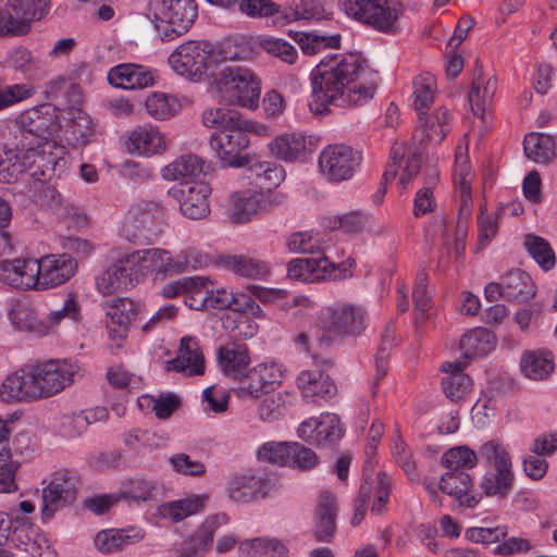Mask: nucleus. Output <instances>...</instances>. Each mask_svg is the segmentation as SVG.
<instances>
[{"mask_svg": "<svg viewBox=\"0 0 557 557\" xmlns=\"http://www.w3.org/2000/svg\"><path fill=\"white\" fill-rule=\"evenodd\" d=\"M379 82V72L361 54L327 55L310 73L309 108L323 114L331 106H363L374 97Z\"/></svg>", "mask_w": 557, "mask_h": 557, "instance_id": "obj_1", "label": "nucleus"}, {"mask_svg": "<svg viewBox=\"0 0 557 557\" xmlns=\"http://www.w3.org/2000/svg\"><path fill=\"white\" fill-rule=\"evenodd\" d=\"M210 88L228 104L256 110L260 103L262 83L252 69L227 65L213 75Z\"/></svg>", "mask_w": 557, "mask_h": 557, "instance_id": "obj_2", "label": "nucleus"}, {"mask_svg": "<svg viewBox=\"0 0 557 557\" xmlns=\"http://www.w3.org/2000/svg\"><path fill=\"white\" fill-rule=\"evenodd\" d=\"M148 12L163 41L185 35L198 17L195 0H149Z\"/></svg>", "mask_w": 557, "mask_h": 557, "instance_id": "obj_3", "label": "nucleus"}, {"mask_svg": "<svg viewBox=\"0 0 557 557\" xmlns=\"http://www.w3.org/2000/svg\"><path fill=\"white\" fill-rule=\"evenodd\" d=\"M213 44L207 40H186L169 54L168 63L181 77L199 83L215 73Z\"/></svg>", "mask_w": 557, "mask_h": 557, "instance_id": "obj_4", "label": "nucleus"}, {"mask_svg": "<svg viewBox=\"0 0 557 557\" xmlns=\"http://www.w3.org/2000/svg\"><path fill=\"white\" fill-rule=\"evenodd\" d=\"M58 139H46L33 146L30 141H22L24 158L28 162L29 176L34 180L51 181L54 177H60L69 169L67 148Z\"/></svg>", "mask_w": 557, "mask_h": 557, "instance_id": "obj_5", "label": "nucleus"}, {"mask_svg": "<svg viewBox=\"0 0 557 557\" xmlns=\"http://www.w3.org/2000/svg\"><path fill=\"white\" fill-rule=\"evenodd\" d=\"M368 321V313L362 306L351 302L334 304L327 309L320 341L331 345L360 337L366 332Z\"/></svg>", "mask_w": 557, "mask_h": 557, "instance_id": "obj_6", "label": "nucleus"}, {"mask_svg": "<svg viewBox=\"0 0 557 557\" xmlns=\"http://www.w3.org/2000/svg\"><path fill=\"white\" fill-rule=\"evenodd\" d=\"M472 178L473 172L469 164V160L463 153L461 147H458L454 170V186L459 202V209L456 227L451 234V242L457 256H461L465 251L466 240L469 232V223L472 215Z\"/></svg>", "mask_w": 557, "mask_h": 557, "instance_id": "obj_7", "label": "nucleus"}, {"mask_svg": "<svg viewBox=\"0 0 557 557\" xmlns=\"http://www.w3.org/2000/svg\"><path fill=\"white\" fill-rule=\"evenodd\" d=\"M20 131V146L22 141H30L32 146L46 139L59 138L62 131L59 121V108L44 103L28 108L15 117Z\"/></svg>", "mask_w": 557, "mask_h": 557, "instance_id": "obj_8", "label": "nucleus"}, {"mask_svg": "<svg viewBox=\"0 0 557 557\" xmlns=\"http://www.w3.org/2000/svg\"><path fill=\"white\" fill-rule=\"evenodd\" d=\"M361 163V151L345 144L327 145L318 157L319 173L331 184L350 181L359 171Z\"/></svg>", "mask_w": 557, "mask_h": 557, "instance_id": "obj_9", "label": "nucleus"}, {"mask_svg": "<svg viewBox=\"0 0 557 557\" xmlns=\"http://www.w3.org/2000/svg\"><path fill=\"white\" fill-rule=\"evenodd\" d=\"M40 399L54 396L84 376L78 362L51 359L30 363Z\"/></svg>", "mask_w": 557, "mask_h": 557, "instance_id": "obj_10", "label": "nucleus"}, {"mask_svg": "<svg viewBox=\"0 0 557 557\" xmlns=\"http://www.w3.org/2000/svg\"><path fill=\"white\" fill-rule=\"evenodd\" d=\"M355 260L347 258L342 262H333L327 257L296 258L287 265L289 278L314 283L320 281H339L352 276Z\"/></svg>", "mask_w": 557, "mask_h": 557, "instance_id": "obj_11", "label": "nucleus"}, {"mask_svg": "<svg viewBox=\"0 0 557 557\" xmlns=\"http://www.w3.org/2000/svg\"><path fill=\"white\" fill-rule=\"evenodd\" d=\"M285 376V368L275 361H264L247 369L233 388L240 400H253L277 388Z\"/></svg>", "mask_w": 557, "mask_h": 557, "instance_id": "obj_12", "label": "nucleus"}, {"mask_svg": "<svg viewBox=\"0 0 557 557\" xmlns=\"http://www.w3.org/2000/svg\"><path fill=\"white\" fill-rule=\"evenodd\" d=\"M100 306L104 313L110 349H120L128 336L132 324L139 318L140 305L128 297H116L101 302Z\"/></svg>", "mask_w": 557, "mask_h": 557, "instance_id": "obj_13", "label": "nucleus"}, {"mask_svg": "<svg viewBox=\"0 0 557 557\" xmlns=\"http://www.w3.org/2000/svg\"><path fill=\"white\" fill-rule=\"evenodd\" d=\"M423 484L431 500L437 506H442L438 491L453 497L459 506L467 508H474L482 499V495L473 490L471 475L465 471H446L438 482L426 479Z\"/></svg>", "mask_w": 557, "mask_h": 557, "instance_id": "obj_14", "label": "nucleus"}, {"mask_svg": "<svg viewBox=\"0 0 557 557\" xmlns=\"http://www.w3.org/2000/svg\"><path fill=\"white\" fill-rule=\"evenodd\" d=\"M209 144L222 168L237 169L248 163L242 152L248 148L249 137L240 131L239 123L227 129L214 131Z\"/></svg>", "mask_w": 557, "mask_h": 557, "instance_id": "obj_15", "label": "nucleus"}, {"mask_svg": "<svg viewBox=\"0 0 557 557\" xmlns=\"http://www.w3.org/2000/svg\"><path fill=\"white\" fill-rule=\"evenodd\" d=\"M230 212L233 221L247 223L278 206V196L257 189H243L230 197Z\"/></svg>", "mask_w": 557, "mask_h": 557, "instance_id": "obj_16", "label": "nucleus"}, {"mask_svg": "<svg viewBox=\"0 0 557 557\" xmlns=\"http://www.w3.org/2000/svg\"><path fill=\"white\" fill-rule=\"evenodd\" d=\"M168 195L178 203L185 218L200 220L210 213L211 187L206 182L175 184L169 188Z\"/></svg>", "mask_w": 557, "mask_h": 557, "instance_id": "obj_17", "label": "nucleus"}, {"mask_svg": "<svg viewBox=\"0 0 557 557\" xmlns=\"http://www.w3.org/2000/svg\"><path fill=\"white\" fill-rule=\"evenodd\" d=\"M59 121L62 124L59 138L73 148L88 145L96 136V122L79 107L59 108Z\"/></svg>", "mask_w": 557, "mask_h": 557, "instance_id": "obj_18", "label": "nucleus"}, {"mask_svg": "<svg viewBox=\"0 0 557 557\" xmlns=\"http://www.w3.org/2000/svg\"><path fill=\"white\" fill-rule=\"evenodd\" d=\"M345 433L339 417L332 412H323L310 417L297 428V436L315 446L327 447L338 442Z\"/></svg>", "mask_w": 557, "mask_h": 557, "instance_id": "obj_19", "label": "nucleus"}, {"mask_svg": "<svg viewBox=\"0 0 557 557\" xmlns=\"http://www.w3.org/2000/svg\"><path fill=\"white\" fill-rule=\"evenodd\" d=\"M125 147L133 156L151 158L164 154L170 147V139L159 126L145 123L127 132Z\"/></svg>", "mask_w": 557, "mask_h": 557, "instance_id": "obj_20", "label": "nucleus"}, {"mask_svg": "<svg viewBox=\"0 0 557 557\" xmlns=\"http://www.w3.org/2000/svg\"><path fill=\"white\" fill-rule=\"evenodd\" d=\"M39 292L66 283L77 271V261L69 253H50L37 258Z\"/></svg>", "mask_w": 557, "mask_h": 557, "instance_id": "obj_21", "label": "nucleus"}, {"mask_svg": "<svg viewBox=\"0 0 557 557\" xmlns=\"http://www.w3.org/2000/svg\"><path fill=\"white\" fill-rule=\"evenodd\" d=\"M37 258L21 256L0 261V281L20 290H36L38 287Z\"/></svg>", "mask_w": 557, "mask_h": 557, "instance_id": "obj_22", "label": "nucleus"}, {"mask_svg": "<svg viewBox=\"0 0 557 557\" xmlns=\"http://www.w3.org/2000/svg\"><path fill=\"white\" fill-rule=\"evenodd\" d=\"M391 478L386 473H377L373 484L364 482L360 486L358 496L354 502L351 524L358 525L364 518L368 503H372V511L380 513L389 499Z\"/></svg>", "mask_w": 557, "mask_h": 557, "instance_id": "obj_23", "label": "nucleus"}, {"mask_svg": "<svg viewBox=\"0 0 557 557\" xmlns=\"http://www.w3.org/2000/svg\"><path fill=\"white\" fill-rule=\"evenodd\" d=\"M0 399L4 403L40 400L30 363L4 376L0 384Z\"/></svg>", "mask_w": 557, "mask_h": 557, "instance_id": "obj_24", "label": "nucleus"}, {"mask_svg": "<svg viewBox=\"0 0 557 557\" xmlns=\"http://www.w3.org/2000/svg\"><path fill=\"white\" fill-rule=\"evenodd\" d=\"M209 495L206 493H190L182 498L164 502L151 513L149 521L154 525H160L163 520L178 523L200 513L206 507Z\"/></svg>", "mask_w": 557, "mask_h": 557, "instance_id": "obj_25", "label": "nucleus"}, {"mask_svg": "<svg viewBox=\"0 0 557 557\" xmlns=\"http://www.w3.org/2000/svg\"><path fill=\"white\" fill-rule=\"evenodd\" d=\"M421 153L408 149L404 144H395L391 151L389 163L383 174L385 183L399 175L398 185L406 189L420 169Z\"/></svg>", "mask_w": 557, "mask_h": 557, "instance_id": "obj_26", "label": "nucleus"}, {"mask_svg": "<svg viewBox=\"0 0 557 557\" xmlns=\"http://www.w3.org/2000/svg\"><path fill=\"white\" fill-rule=\"evenodd\" d=\"M162 206L156 200L138 199L127 209L120 226L121 234L128 240H135L141 230L162 214Z\"/></svg>", "mask_w": 557, "mask_h": 557, "instance_id": "obj_27", "label": "nucleus"}, {"mask_svg": "<svg viewBox=\"0 0 557 557\" xmlns=\"http://www.w3.org/2000/svg\"><path fill=\"white\" fill-rule=\"evenodd\" d=\"M166 369L185 376L202 375L206 370V361L199 339L191 335L182 337L177 356L166 362Z\"/></svg>", "mask_w": 557, "mask_h": 557, "instance_id": "obj_28", "label": "nucleus"}, {"mask_svg": "<svg viewBox=\"0 0 557 557\" xmlns=\"http://www.w3.org/2000/svg\"><path fill=\"white\" fill-rule=\"evenodd\" d=\"M311 138L300 132H286L268 143L270 154L283 162H302L312 151L309 148Z\"/></svg>", "mask_w": 557, "mask_h": 557, "instance_id": "obj_29", "label": "nucleus"}, {"mask_svg": "<svg viewBox=\"0 0 557 557\" xmlns=\"http://www.w3.org/2000/svg\"><path fill=\"white\" fill-rule=\"evenodd\" d=\"M107 78L115 88L135 90L153 86L156 72L139 64L122 63L111 67Z\"/></svg>", "mask_w": 557, "mask_h": 557, "instance_id": "obj_30", "label": "nucleus"}, {"mask_svg": "<svg viewBox=\"0 0 557 557\" xmlns=\"http://www.w3.org/2000/svg\"><path fill=\"white\" fill-rule=\"evenodd\" d=\"M12 542L33 557H57L47 536L27 519L13 527Z\"/></svg>", "mask_w": 557, "mask_h": 557, "instance_id": "obj_31", "label": "nucleus"}, {"mask_svg": "<svg viewBox=\"0 0 557 557\" xmlns=\"http://www.w3.org/2000/svg\"><path fill=\"white\" fill-rule=\"evenodd\" d=\"M227 496L235 503L248 504L263 499L269 495V484L250 472L235 474L226 487Z\"/></svg>", "mask_w": 557, "mask_h": 557, "instance_id": "obj_32", "label": "nucleus"}, {"mask_svg": "<svg viewBox=\"0 0 557 557\" xmlns=\"http://www.w3.org/2000/svg\"><path fill=\"white\" fill-rule=\"evenodd\" d=\"M83 320L82 307L76 296L67 295L61 307L51 310L39 327V337L58 332L60 329L73 326L77 327Z\"/></svg>", "mask_w": 557, "mask_h": 557, "instance_id": "obj_33", "label": "nucleus"}, {"mask_svg": "<svg viewBox=\"0 0 557 557\" xmlns=\"http://www.w3.org/2000/svg\"><path fill=\"white\" fill-rule=\"evenodd\" d=\"M75 487L67 473L58 471L53 473L42 490V518L51 519L59 506L74 498Z\"/></svg>", "mask_w": 557, "mask_h": 557, "instance_id": "obj_34", "label": "nucleus"}, {"mask_svg": "<svg viewBox=\"0 0 557 557\" xmlns=\"http://www.w3.org/2000/svg\"><path fill=\"white\" fill-rule=\"evenodd\" d=\"M296 383L302 398L308 403L327 400L336 393V386L330 376L319 369L301 371Z\"/></svg>", "mask_w": 557, "mask_h": 557, "instance_id": "obj_35", "label": "nucleus"}, {"mask_svg": "<svg viewBox=\"0 0 557 557\" xmlns=\"http://www.w3.org/2000/svg\"><path fill=\"white\" fill-rule=\"evenodd\" d=\"M146 531L138 525H127L122 529H104L94 539L95 547L103 554L114 553L126 546L141 542Z\"/></svg>", "mask_w": 557, "mask_h": 557, "instance_id": "obj_36", "label": "nucleus"}, {"mask_svg": "<svg viewBox=\"0 0 557 557\" xmlns=\"http://www.w3.org/2000/svg\"><path fill=\"white\" fill-rule=\"evenodd\" d=\"M451 129V114L445 107H438L430 114L419 113L418 124L414 132V138L421 136L433 144H440L444 140Z\"/></svg>", "mask_w": 557, "mask_h": 557, "instance_id": "obj_37", "label": "nucleus"}, {"mask_svg": "<svg viewBox=\"0 0 557 557\" xmlns=\"http://www.w3.org/2000/svg\"><path fill=\"white\" fill-rule=\"evenodd\" d=\"M497 85L498 81L493 75L479 73L474 76L468 96L474 115L484 120L490 114Z\"/></svg>", "mask_w": 557, "mask_h": 557, "instance_id": "obj_38", "label": "nucleus"}, {"mask_svg": "<svg viewBox=\"0 0 557 557\" xmlns=\"http://www.w3.org/2000/svg\"><path fill=\"white\" fill-rule=\"evenodd\" d=\"M467 364V360L457 359L441 366V370L446 373L442 380L443 392L454 401L461 400L470 392L471 380L463 373Z\"/></svg>", "mask_w": 557, "mask_h": 557, "instance_id": "obj_39", "label": "nucleus"}, {"mask_svg": "<svg viewBox=\"0 0 557 557\" xmlns=\"http://www.w3.org/2000/svg\"><path fill=\"white\" fill-rule=\"evenodd\" d=\"M216 361L223 374L237 382L250 364L251 358L245 345L232 343L218 349Z\"/></svg>", "mask_w": 557, "mask_h": 557, "instance_id": "obj_40", "label": "nucleus"}, {"mask_svg": "<svg viewBox=\"0 0 557 557\" xmlns=\"http://www.w3.org/2000/svg\"><path fill=\"white\" fill-rule=\"evenodd\" d=\"M238 557H288V548L277 537L256 536L240 541L237 548Z\"/></svg>", "mask_w": 557, "mask_h": 557, "instance_id": "obj_41", "label": "nucleus"}, {"mask_svg": "<svg viewBox=\"0 0 557 557\" xmlns=\"http://www.w3.org/2000/svg\"><path fill=\"white\" fill-rule=\"evenodd\" d=\"M216 262L222 268L246 278L263 280L270 273V268L264 261L244 255H222Z\"/></svg>", "mask_w": 557, "mask_h": 557, "instance_id": "obj_42", "label": "nucleus"}, {"mask_svg": "<svg viewBox=\"0 0 557 557\" xmlns=\"http://www.w3.org/2000/svg\"><path fill=\"white\" fill-rule=\"evenodd\" d=\"M203 172V161L194 153L177 157L161 171V177L166 182L183 181L199 176Z\"/></svg>", "mask_w": 557, "mask_h": 557, "instance_id": "obj_43", "label": "nucleus"}, {"mask_svg": "<svg viewBox=\"0 0 557 557\" xmlns=\"http://www.w3.org/2000/svg\"><path fill=\"white\" fill-rule=\"evenodd\" d=\"M495 335L484 327L473 329L465 334L460 339L463 360L486 356L495 348Z\"/></svg>", "mask_w": 557, "mask_h": 557, "instance_id": "obj_44", "label": "nucleus"}, {"mask_svg": "<svg viewBox=\"0 0 557 557\" xmlns=\"http://www.w3.org/2000/svg\"><path fill=\"white\" fill-rule=\"evenodd\" d=\"M525 156L540 164H548L556 158L555 138L544 133H531L524 137Z\"/></svg>", "mask_w": 557, "mask_h": 557, "instance_id": "obj_45", "label": "nucleus"}, {"mask_svg": "<svg viewBox=\"0 0 557 557\" xmlns=\"http://www.w3.org/2000/svg\"><path fill=\"white\" fill-rule=\"evenodd\" d=\"M146 112L156 121H166L175 116L182 109L181 99L162 91L149 94L144 102Z\"/></svg>", "mask_w": 557, "mask_h": 557, "instance_id": "obj_46", "label": "nucleus"}, {"mask_svg": "<svg viewBox=\"0 0 557 557\" xmlns=\"http://www.w3.org/2000/svg\"><path fill=\"white\" fill-rule=\"evenodd\" d=\"M215 70L224 62L248 61L253 58V49L248 38L239 37L224 41L220 46L213 45Z\"/></svg>", "mask_w": 557, "mask_h": 557, "instance_id": "obj_47", "label": "nucleus"}, {"mask_svg": "<svg viewBox=\"0 0 557 557\" xmlns=\"http://www.w3.org/2000/svg\"><path fill=\"white\" fill-rule=\"evenodd\" d=\"M27 163L20 143L16 149L10 148L0 151V182L12 184L17 182L25 173L29 174Z\"/></svg>", "mask_w": 557, "mask_h": 557, "instance_id": "obj_48", "label": "nucleus"}, {"mask_svg": "<svg viewBox=\"0 0 557 557\" xmlns=\"http://www.w3.org/2000/svg\"><path fill=\"white\" fill-rule=\"evenodd\" d=\"M95 285L102 296H110L132 287L131 278H126L125 269L119 261L97 274Z\"/></svg>", "mask_w": 557, "mask_h": 557, "instance_id": "obj_49", "label": "nucleus"}, {"mask_svg": "<svg viewBox=\"0 0 557 557\" xmlns=\"http://www.w3.org/2000/svg\"><path fill=\"white\" fill-rule=\"evenodd\" d=\"M230 521L226 513H216L206 519L201 527L190 537L188 546L185 547L193 555L206 552L213 543V537L219 527Z\"/></svg>", "mask_w": 557, "mask_h": 557, "instance_id": "obj_50", "label": "nucleus"}, {"mask_svg": "<svg viewBox=\"0 0 557 557\" xmlns=\"http://www.w3.org/2000/svg\"><path fill=\"white\" fill-rule=\"evenodd\" d=\"M293 400V394L287 391L269 393L258 403L257 416L263 422H274L286 413Z\"/></svg>", "mask_w": 557, "mask_h": 557, "instance_id": "obj_51", "label": "nucleus"}, {"mask_svg": "<svg viewBox=\"0 0 557 557\" xmlns=\"http://www.w3.org/2000/svg\"><path fill=\"white\" fill-rule=\"evenodd\" d=\"M505 298L510 301H525L535 295V286L531 276L520 270L510 271L503 277Z\"/></svg>", "mask_w": 557, "mask_h": 557, "instance_id": "obj_52", "label": "nucleus"}, {"mask_svg": "<svg viewBox=\"0 0 557 557\" xmlns=\"http://www.w3.org/2000/svg\"><path fill=\"white\" fill-rule=\"evenodd\" d=\"M8 319L15 330L27 331L39 336V327L42 325V320L36 317V313L28 301H12L8 310Z\"/></svg>", "mask_w": 557, "mask_h": 557, "instance_id": "obj_53", "label": "nucleus"}, {"mask_svg": "<svg viewBox=\"0 0 557 557\" xmlns=\"http://www.w3.org/2000/svg\"><path fill=\"white\" fill-rule=\"evenodd\" d=\"M520 364L523 374L534 381L546 379L554 370L553 356L547 350L525 352Z\"/></svg>", "mask_w": 557, "mask_h": 557, "instance_id": "obj_54", "label": "nucleus"}, {"mask_svg": "<svg viewBox=\"0 0 557 557\" xmlns=\"http://www.w3.org/2000/svg\"><path fill=\"white\" fill-rule=\"evenodd\" d=\"M286 247L292 253L312 255L323 252L327 247V240L325 235L319 232H296L287 237Z\"/></svg>", "mask_w": 557, "mask_h": 557, "instance_id": "obj_55", "label": "nucleus"}, {"mask_svg": "<svg viewBox=\"0 0 557 557\" xmlns=\"http://www.w3.org/2000/svg\"><path fill=\"white\" fill-rule=\"evenodd\" d=\"M513 471L488 469L480 481V488L487 497H506L513 484Z\"/></svg>", "mask_w": 557, "mask_h": 557, "instance_id": "obj_56", "label": "nucleus"}, {"mask_svg": "<svg viewBox=\"0 0 557 557\" xmlns=\"http://www.w3.org/2000/svg\"><path fill=\"white\" fill-rule=\"evenodd\" d=\"M144 263L147 274L151 273L157 278H165L175 275L174 256L163 248L143 249Z\"/></svg>", "mask_w": 557, "mask_h": 557, "instance_id": "obj_57", "label": "nucleus"}, {"mask_svg": "<svg viewBox=\"0 0 557 557\" xmlns=\"http://www.w3.org/2000/svg\"><path fill=\"white\" fill-rule=\"evenodd\" d=\"M523 246L543 271H550L556 265V255L550 244L542 236L527 234Z\"/></svg>", "mask_w": 557, "mask_h": 557, "instance_id": "obj_58", "label": "nucleus"}, {"mask_svg": "<svg viewBox=\"0 0 557 557\" xmlns=\"http://www.w3.org/2000/svg\"><path fill=\"white\" fill-rule=\"evenodd\" d=\"M324 17V8L320 0H292L289 11L278 16L283 24L295 21H319Z\"/></svg>", "mask_w": 557, "mask_h": 557, "instance_id": "obj_59", "label": "nucleus"}, {"mask_svg": "<svg viewBox=\"0 0 557 557\" xmlns=\"http://www.w3.org/2000/svg\"><path fill=\"white\" fill-rule=\"evenodd\" d=\"M7 5L29 30L33 22L44 18L50 11V0H7Z\"/></svg>", "mask_w": 557, "mask_h": 557, "instance_id": "obj_60", "label": "nucleus"}, {"mask_svg": "<svg viewBox=\"0 0 557 557\" xmlns=\"http://www.w3.org/2000/svg\"><path fill=\"white\" fill-rule=\"evenodd\" d=\"M412 88L413 107L419 113L423 112L435 100L437 94L436 79L430 73L420 74L414 77Z\"/></svg>", "mask_w": 557, "mask_h": 557, "instance_id": "obj_61", "label": "nucleus"}, {"mask_svg": "<svg viewBox=\"0 0 557 557\" xmlns=\"http://www.w3.org/2000/svg\"><path fill=\"white\" fill-rule=\"evenodd\" d=\"M481 458L493 470H512V460L507 445L497 440L484 443L479 450Z\"/></svg>", "mask_w": 557, "mask_h": 557, "instance_id": "obj_62", "label": "nucleus"}, {"mask_svg": "<svg viewBox=\"0 0 557 557\" xmlns=\"http://www.w3.org/2000/svg\"><path fill=\"white\" fill-rule=\"evenodd\" d=\"M442 465L447 471H465L472 469L478 463L476 453L468 446H455L447 449L442 456Z\"/></svg>", "mask_w": 557, "mask_h": 557, "instance_id": "obj_63", "label": "nucleus"}, {"mask_svg": "<svg viewBox=\"0 0 557 557\" xmlns=\"http://www.w3.org/2000/svg\"><path fill=\"white\" fill-rule=\"evenodd\" d=\"M210 256L197 247H186L174 256L175 275L207 268Z\"/></svg>", "mask_w": 557, "mask_h": 557, "instance_id": "obj_64", "label": "nucleus"}]
</instances>
